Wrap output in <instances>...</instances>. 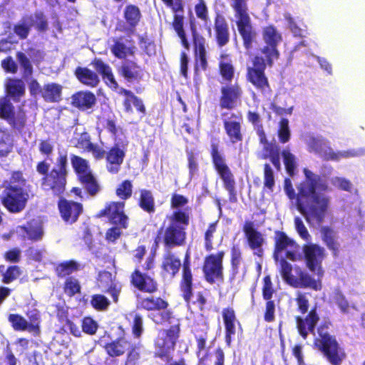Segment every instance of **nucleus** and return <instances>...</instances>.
<instances>
[{"label":"nucleus","instance_id":"f257e3e1","mask_svg":"<svg viewBox=\"0 0 365 365\" xmlns=\"http://www.w3.org/2000/svg\"><path fill=\"white\" fill-rule=\"evenodd\" d=\"M304 173L305 178L297 185V194L288 178L284 180V191L290 200H296L297 210L309 225H320L329 203V197L322 193L329 190L328 182L325 178L307 168Z\"/></svg>","mask_w":365,"mask_h":365},{"label":"nucleus","instance_id":"f03ea898","mask_svg":"<svg viewBox=\"0 0 365 365\" xmlns=\"http://www.w3.org/2000/svg\"><path fill=\"white\" fill-rule=\"evenodd\" d=\"M0 201L4 208L12 214L24 211L31 197V185L21 170H12L7 180H4Z\"/></svg>","mask_w":365,"mask_h":365},{"label":"nucleus","instance_id":"7ed1b4c3","mask_svg":"<svg viewBox=\"0 0 365 365\" xmlns=\"http://www.w3.org/2000/svg\"><path fill=\"white\" fill-rule=\"evenodd\" d=\"M191 208L186 207L184 210H174L170 217V223L161 226L156 232L153 247L158 249L163 245L165 251L183 246L186 242V230L190 223Z\"/></svg>","mask_w":365,"mask_h":365},{"label":"nucleus","instance_id":"20e7f679","mask_svg":"<svg viewBox=\"0 0 365 365\" xmlns=\"http://www.w3.org/2000/svg\"><path fill=\"white\" fill-rule=\"evenodd\" d=\"M260 54L255 55L252 66L247 67L246 80L262 95H269L272 88L266 75L267 66L272 67L274 61L279 58L280 53L277 46L265 44L259 49Z\"/></svg>","mask_w":365,"mask_h":365},{"label":"nucleus","instance_id":"39448f33","mask_svg":"<svg viewBox=\"0 0 365 365\" xmlns=\"http://www.w3.org/2000/svg\"><path fill=\"white\" fill-rule=\"evenodd\" d=\"M36 168L37 173L42 175L41 189L53 197H61L66 190L68 175L67 154L60 153L55 165L51 170L50 164L46 160L38 162Z\"/></svg>","mask_w":365,"mask_h":365},{"label":"nucleus","instance_id":"423d86ee","mask_svg":"<svg viewBox=\"0 0 365 365\" xmlns=\"http://www.w3.org/2000/svg\"><path fill=\"white\" fill-rule=\"evenodd\" d=\"M331 327L330 319L324 318L317 327L318 337L314 339V345L331 365H341L346 354L336 336L329 334Z\"/></svg>","mask_w":365,"mask_h":365},{"label":"nucleus","instance_id":"0eeeda50","mask_svg":"<svg viewBox=\"0 0 365 365\" xmlns=\"http://www.w3.org/2000/svg\"><path fill=\"white\" fill-rule=\"evenodd\" d=\"M91 65L95 68L93 71L88 67L78 66L74 70V76L77 80L90 88L96 87L100 83V74L105 83L112 89H117L119 85L113 75L111 67L99 58H95L91 62Z\"/></svg>","mask_w":365,"mask_h":365},{"label":"nucleus","instance_id":"6e6552de","mask_svg":"<svg viewBox=\"0 0 365 365\" xmlns=\"http://www.w3.org/2000/svg\"><path fill=\"white\" fill-rule=\"evenodd\" d=\"M210 154L213 168L221 179L224 188L228 192L230 202L236 203L237 194L235 175L227 164L225 157L219 150L217 143H211Z\"/></svg>","mask_w":365,"mask_h":365},{"label":"nucleus","instance_id":"1a4fd4ad","mask_svg":"<svg viewBox=\"0 0 365 365\" xmlns=\"http://www.w3.org/2000/svg\"><path fill=\"white\" fill-rule=\"evenodd\" d=\"M70 159L77 180L86 192L91 197L96 196L101 190V185L93 175L88 161L74 154L71 155Z\"/></svg>","mask_w":365,"mask_h":365},{"label":"nucleus","instance_id":"9d476101","mask_svg":"<svg viewBox=\"0 0 365 365\" xmlns=\"http://www.w3.org/2000/svg\"><path fill=\"white\" fill-rule=\"evenodd\" d=\"M155 262L153 257L146 258L143 272L139 266H136L131 272L129 280L130 286L142 293L153 294L159 289V284L154 275L146 272L154 268Z\"/></svg>","mask_w":365,"mask_h":365},{"label":"nucleus","instance_id":"9b49d317","mask_svg":"<svg viewBox=\"0 0 365 365\" xmlns=\"http://www.w3.org/2000/svg\"><path fill=\"white\" fill-rule=\"evenodd\" d=\"M225 252L218 251L205 257L202 266L203 277L210 284H220L225 281L223 259Z\"/></svg>","mask_w":365,"mask_h":365},{"label":"nucleus","instance_id":"f8f14e48","mask_svg":"<svg viewBox=\"0 0 365 365\" xmlns=\"http://www.w3.org/2000/svg\"><path fill=\"white\" fill-rule=\"evenodd\" d=\"M35 26L39 33H44L48 29V24L46 16L41 11H36L34 14H26L21 20L14 25V33L21 40L28 38L31 27Z\"/></svg>","mask_w":365,"mask_h":365},{"label":"nucleus","instance_id":"ddd939ff","mask_svg":"<svg viewBox=\"0 0 365 365\" xmlns=\"http://www.w3.org/2000/svg\"><path fill=\"white\" fill-rule=\"evenodd\" d=\"M236 25L247 53L250 55L257 44V32L252 25L249 11L235 14Z\"/></svg>","mask_w":365,"mask_h":365},{"label":"nucleus","instance_id":"4468645a","mask_svg":"<svg viewBox=\"0 0 365 365\" xmlns=\"http://www.w3.org/2000/svg\"><path fill=\"white\" fill-rule=\"evenodd\" d=\"M191 31L195 59L194 73L195 76H198L200 72L205 71L208 68L207 41L194 25L191 26Z\"/></svg>","mask_w":365,"mask_h":365},{"label":"nucleus","instance_id":"2eb2a0df","mask_svg":"<svg viewBox=\"0 0 365 365\" xmlns=\"http://www.w3.org/2000/svg\"><path fill=\"white\" fill-rule=\"evenodd\" d=\"M161 1L171 9L173 15L172 26L180 39V43L185 50L188 51L190 44L184 29V1L183 0H161Z\"/></svg>","mask_w":365,"mask_h":365},{"label":"nucleus","instance_id":"dca6fc26","mask_svg":"<svg viewBox=\"0 0 365 365\" xmlns=\"http://www.w3.org/2000/svg\"><path fill=\"white\" fill-rule=\"evenodd\" d=\"M127 140L115 141L106 152V168L108 173L117 174L121 169L128 150Z\"/></svg>","mask_w":365,"mask_h":365},{"label":"nucleus","instance_id":"f3484780","mask_svg":"<svg viewBox=\"0 0 365 365\" xmlns=\"http://www.w3.org/2000/svg\"><path fill=\"white\" fill-rule=\"evenodd\" d=\"M123 201L107 202L96 215L98 218L106 217L110 223L126 229L128 227V217L125 215Z\"/></svg>","mask_w":365,"mask_h":365},{"label":"nucleus","instance_id":"a211bd4d","mask_svg":"<svg viewBox=\"0 0 365 365\" xmlns=\"http://www.w3.org/2000/svg\"><path fill=\"white\" fill-rule=\"evenodd\" d=\"M225 132L232 144H236L243 140L242 130V115L241 113L223 112L221 113Z\"/></svg>","mask_w":365,"mask_h":365},{"label":"nucleus","instance_id":"6ab92c4d","mask_svg":"<svg viewBox=\"0 0 365 365\" xmlns=\"http://www.w3.org/2000/svg\"><path fill=\"white\" fill-rule=\"evenodd\" d=\"M304 257L307 268L316 272L319 277H322V261L325 257L324 249L317 244H307L303 246Z\"/></svg>","mask_w":365,"mask_h":365},{"label":"nucleus","instance_id":"aec40b11","mask_svg":"<svg viewBox=\"0 0 365 365\" xmlns=\"http://www.w3.org/2000/svg\"><path fill=\"white\" fill-rule=\"evenodd\" d=\"M242 95L243 91L237 83H227L221 86L219 98L220 108L227 110L235 108L241 104Z\"/></svg>","mask_w":365,"mask_h":365},{"label":"nucleus","instance_id":"412c9836","mask_svg":"<svg viewBox=\"0 0 365 365\" xmlns=\"http://www.w3.org/2000/svg\"><path fill=\"white\" fill-rule=\"evenodd\" d=\"M182 266V274L179 284L181 296L187 304L191 302L193 296V275L190 267V254L187 252L183 259Z\"/></svg>","mask_w":365,"mask_h":365},{"label":"nucleus","instance_id":"4be33fe9","mask_svg":"<svg viewBox=\"0 0 365 365\" xmlns=\"http://www.w3.org/2000/svg\"><path fill=\"white\" fill-rule=\"evenodd\" d=\"M117 72L120 77L130 84L139 83L143 80L145 69L137 62L133 60L125 59L117 68Z\"/></svg>","mask_w":365,"mask_h":365},{"label":"nucleus","instance_id":"5701e85b","mask_svg":"<svg viewBox=\"0 0 365 365\" xmlns=\"http://www.w3.org/2000/svg\"><path fill=\"white\" fill-rule=\"evenodd\" d=\"M58 209L63 222L69 225L76 222L83 212L82 203L67 200L62 196L59 197Z\"/></svg>","mask_w":365,"mask_h":365},{"label":"nucleus","instance_id":"b1692460","mask_svg":"<svg viewBox=\"0 0 365 365\" xmlns=\"http://www.w3.org/2000/svg\"><path fill=\"white\" fill-rule=\"evenodd\" d=\"M259 142L262 145V150L257 153L259 160H269L277 170L281 169L280 148L275 142H269L266 133L258 136Z\"/></svg>","mask_w":365,"mask_h":365},{"label":"nucleus","instance_id":"393cba45","mask_svg":"<svg viewBox=\"0 0 365 365\" xmlns=\"http://www.w3.org/2000/svg\"><path fill=\"white\" fill-rule=\"evenodd\" d=\"M245 238L249 247L254 251V255L262 257L264 251L262 246L264 243L263 235L255 227L252 221H246L242 227Z\"/></svg>","mask_w":365,"mask_h":365},{"label":"nucleus","instance_id":"a878e982","mask_svg":"<svg viewBox=\"0 0 365 365\" xmlns=\"http://www.w3.org/2000/svg\"><path fill=\"white\" fill-rule=\"evenodd\" d=\"M134 344L131 340L124 336H120L110 342L106 343L103 348L106 353L112 358L110 361L116 364L118 359L115 358L126 354Z\"/></svg>","mask_w":365,"mask_h":365},{"label":"nucleus","instance_id":"bb28decb","mask_svg":"<svg viewBox=\"0 0 365 365\" xmlns=\"http://www.w3.org/2000/svg\"><path fill=\"white\" fill-rule=\"evenodd\" d=\"M319 320V317L317 312L316 307L312 308L304 318L300 316L295 317L297 328L299 335L304 339H306L309 333L314 334Z\"/></svg>","mask_w":365,"mask_h":365},{"label":"nucleus","instance_id":"cd10ccee","mask_svg":"<svg viewBox=\"0 0 365 365\" xmlns=\"http://www.w3.org/2000/svg\"><path fill=\"white\" fill-rule=\"evenodd\" d=\"M294 276L290 286L294 288L310 289L314 291H320L322 289V283L320 279H314L312 275L301 268L295 269Z\"/></svg>","mask_w":365,"mask_h":365},{"label":"nucleus","instance_id":"c85d7f7f","mask_svg":"<svg viewBox=\"0 0 365 365\" xmlns=\"http://www.w3.org/2000/svg\"><path fill=\"white\" fill-rule=\"evenodd\" d=\"M71 106L82 112L92 110L97 102L96 95L92 91L88 90L75 92L71 96Z\"/></svg>","mask_w":365,"mask_h":365},{"label":"nucleus","instance_id":"c756f323","mask_svg":"<svg viewBox=\"0 0 365 365\" xmlns=\"http://www.w3.org/2000/svg\"><path fill=\"white\" fill-rule=\"evenodd\" d=\"M118 93L125 97L123 101V106L125 113H132L133 112L132 108L133 103L139 113L142 114L143 116L146 115V108L143 100L135 96L131 91L121 87L119 88Z\"/></svg>","mask_w":365,"mask_h":365},{"label":"nucleus","instance_id":"7c9ffc66","mask_svg":"<svg viewBox=\"0 0 365 365\" xmlns=\"http://www.w3.org/2000/svg\"><path fill=\"white\" fill-rule=\"evenodd\" d=\"M181 260L170 251H166L160 265L163 277L174 278L179 272Z\"/></svg>","mask_w":365,"mask_h":365},{"label":"nucleus","instance_id":"2f4dec72","mask_svg":"<svg viewBox=\"0 0 365 365\" xmlns=\"http://www.w3.org/2000/svg\"><path fill=\"white\" fill-rule=\"evenodd\" d=\"M215 38L218 47L226 46L230 41L228 24L223 16L217 14L214 20Z\"/></svg>","mask_w":365,"mask_h":365},{"label":"nucleus","instance_id":"473e14b6","mask_svg":"<svg viewBox=\"0 0 365 365\" xmlns=\"http://www.w3.org/2000/svg\"><path fill=\"white\" fill-rule=\"evenodd\" d=\"M219 74L222 79L230 83L235 77V68L232 63L231 55L225 51L221 52L218 63Z\"/></svg>","mask_w":365,"mask_h":365},{"label":"nucleus","instance_id":"72a5a7b5","mask_svg":"<svg viewBox=\"0 0 365 365\" xmlns=\"http://www.w3.org/2000/svg\"><path fill=\"white\" fill-rule=\"evenodd\" d=\"M222 317L225 329V341L227 345H230L232 337L236 333L235 323L240 324L237 321L235 311L233 307H227L222 309Z\"/></svg>","mask_w":365,"mask_h":365},{"label":"nucleus","instance_id":"f704fd0d","mask_svg":"<svg viewBox=\"0 0 365 365\" xmlns=\"http://www.w3.org/2000/svg\"><path fill=\"white\" fill-rule=\"evenodd\" d=\"M155 351L154 357L162 360L169 361L172 359L171 353L174 351L175 345L170 341L164 338L163 336H158L154 341Z\"/></svg>","mask_w":365,"mask_h":365},{"label":"nucleus","instance_id":"c9c22d12","mask_svg":"<svg viewBox=\"0 0 365 365\" xmlns=\"http://www.w3.org/2000/svg\"><path fill=\"white\" fill-rule=\"evenodd\" d=\"M6 97L19 102L25 95V83L21 78H8L5 83Z\"/></svg>","mask_w":365,"mask_h":365},{"label":"nucleus","instance_id":"e433bc0d","mask_svg":"<svg viewBox=\"0 0 365 365\" xmlns=\"http://www.w3.org/2000/svg\"><path fill=\"white\" fill-rule=\"evenodd\" d=\"M169 306V303L160 297H155L153 296H148L138 300L137 308L139 309L151 311H160L166 309Z\"/></svg>","mask_w":365,"mask_h":365},{"label":"nucleus","instance_id":"4c0bfd02","mask_svg":"<svg viewBox=\"0 0 365 365\" xmlns=\"http://www.w3.org/2000/svg\"><path fill=\"white\" fill-rule=\"evenodd\" d=\"M128 46H126L120 39L114 40V43L110 48L113 55L118 59H126L128 56H134L137 50L135 42L133 39L128 41Z\"/></svg>","mask_w":365,"mask_h":365},{"label":"nucleus","instance_id":"58836bf2","mask_svg":"<svg viewBox=\"0 0 365 365\" xmlns=\"http://www.w3.org/2000/svg\"><path fill=\"white\" fill-rule=\"evenodd\" d=\"M322 239L327 248L331 251L334 257L339 253L340 244L337 241L336 232L329 227H322L321 229Z\"/></svg>","mask_w":365,"mask_h":365},{"label":"nucleus","instance_id":"ea45409f","mask_svg":"<svg viewBox=\"0 0 365 365\" xmlns=\"http://www.w3.org/2000/svg\"><path fill=\"white\" fill-rule=\"evenodd\" d=\"M62 86L56 83L44 84L41 97L46 102L58 103L61 100Z\"/></svg>","mask_w":365,"mask_h":365},{"label":"nucleus","instance_id":"a19ab883","mask_svg":"<svg viewBox=\"0 0 365 365\" xmlns=\"http://www.w3.org/2000/svg\"><path fill=\"white\" fill-rule=\"evenodd\" d=\"M294 241L290 239L284 232L277 230L274 232V255L277 258V255L281 254L289 247H293Z\"/></svg>","mask_w":365,"mask_h":365},{"label":"nucleus","instance_id":"79ce46f5","mask_svg":"<svg viewBox=\"0 0 365 365\" xmlns=\"http://www.w3.org/2000/svg\"><path fill=\"white\" fill-rule=\"evenodd\" d=\"M140 9L134 4H128L125 7L123 17L130 30L133 31L139 24L141 19Z\"/></svg>","mask_w":365,"mask_h":365},{"label":"nucleus","instance_id":"37998d69","mask_svg":"<svg viewBox=\"0 0 365 365\" xmlns=\"http://www.w3.org/2000/svg\"><path fill=\"white\" fill-rule=\"evenodd\" d=\"M242 261V250L238 245H233L230 248L231 274L230 281H234L239 274L240 265Z\"/></svg>","mask_w":365,"mask_h":365},{"label":"nucleus","instance_id":"c03bdc74","mask_svg":"<svg viewBox=\"0 0 365 365\" xmlns=\"http://www.w3.org/2000/svg\"><path fill=\"white\" fill-rule=\"evenodd\" d=\"M139 207L148 214L155 212V199L150 190L142 189L140 190V197L138 202Z\"/></svg>","mask_w":365,"mask_h":365},{"label":"nucleus","instance_id":"a18cd8bd","mask_svg":"<svg viewBox=\"0 0 365 365\" xmlns=\"http://www.w3.org/2000/svg\"><path fill=\"white\" fill-rule=\"evenodd\" d=\"M356 153L353 150H344L335 152L330 146L326 145L321 153V158L326 161H338L341 158L354 157Z\"/></svg>","mask_w":365,"mask_h":365},{"label":"nucleus","instance_id":"49530a36","mask_svg":"<svg viewBox=\"0 0 365 365\" xmlns=\"http://www.w3.org/2000/svg\"><path fill=\"white\" fill-rule=\"evenodd\" d=\"M262 38L267 45L277 46L282 41V36L273 25H268L263 28Z\"/></svg>","mask_w":365,"mask_h":365},{"label":"nucleus","instance_id":"de8ad7c7","mask_svg":"<svg viewBox=\"0 0 365 365\" xmlns=\"http://www.w3.org/2000/svg\"><path fill=\"white\" fill-rule=\"evenodd\" d=\"M6 122L9 124L12 129L21 133L24 129L26 122L27 116L24 109H19L17 112H14L10 117L6 120Z\"/></svg>","mask_w":365,"mask_h":365},{"label":"nucleus","instance_id":"09e8293b","mask_svg":"<svg viewBox=\"0 0 365 365\" xmlns=\"http://www.w3.org/2000/svg\"><path fill=\"white\" fill-rule=\"evenodd\" d=\"M79 269L77 262L71 259L59 263L55 268V272L58 277H65Z\"/></svg>","mask_w":365,"mask_h":365},{"label":"nucleus","instance_id":"8fccbe9b","mask_svg":"<svg viewBox=\"0 0 365 365\" xmlns=\"http://www.w3.org/2000/svg\"><path fill=\"white\" fill-rule=\"evenodd\" d=\"M16 57L22 69L23 78L27 79L31 77L34 70L29 58L22 51H18L16 54Z\"/></svg>","mask_w":365,"mask_h":365},{"label":"nucleus","instance_id":"3c124183","mask_svg":"<svg viewBox=\"0 0 365 365\" xmlns=\"http://www.w3.org/2000/svg\"><path fill=\"white\" fill-rule=\"evenodd\" d=\"M148 317L157 325H164L170 324V320L173 318V312L170 310L161 309L155 313L148 315Z\"/></svg>","mask_w":365,"mask_h":365},{"label":"nucleus","instance_id":"603ef678","mask_svg":"<svg viewBox=\"0 0 365 365\" xmlns=\"http://www.w3.org/2000/svg\"><path fill=\"white\" fill-rule=\"evenodd\" d=\"M26 315L29 319L27 322L29 331L39 332L41 324V314L36 309L28 310Z\"/></svg>","mask_w":365,"mask_h":365},{"label":"nucleus","instance_id":"864d4df0","mask_svg":"<svg viewBox=\"0 0 365 365\" xmlns=\"http://www.w3.org/2000/svg\"><path fill=\"white\" fill-rule=\"evenodd\" d=\"M264 190L273 192L275 185L274 171L267 163L263 165Z\"/></svg>","mask_w":365,"mask_h":365},{"label":"nucleus","instance_id":"5fc2aeb1","mask_svg":"<svg viewBox=\"0 0 365 365\" xmlns=\"http://www.w3.org/2000/svg\"><path fill=\"white\" fill-rule=\"evenodd\" d=\"M247 118L248 122L252 125L257 136L266 133L262 123L261 116L257 112L248 110Z\"/></svg>","mask_w":365,"mask_h":365},{"label":"nucleus","instance_id":"6e6d98bb","mask_svg":"<svg viewBox=\"0 0 365 365\" xmlns=\"http://www.w3.org/2000/svg\"><path fill=\"white\" fill-rule=\"evenodd\" d=\"M140 344H134L127 351L124 365H139L141 357Z\"/></svg>","mask_w":365,"mask_h":365},{"label":"nucleus","instance_id":"4d7b16f0","mask_svg":"<svg viewBox=\"0 0 365 365\" xmlns=\"http://www.w3.org/2000/svg\"><path fill=\"white\" fill-rule=\"evenodd\" d=\"M282 155L287 173L289 176H293L297 168L295 156L288 150H283Z\"/></svg>","mask_w":365,"mask_h":365},{"label":"nucleus","instance_id":"13d9d810","mask_svg":"<svg viewBox=\"0 0 365 365\" xmlns=\"http://www.w3.org/2000/svg\"><path fill=\"white\" fill-rule=\"evenodd\" d=\"M133 185L130 180H125L118 185L115 190L116 195L123 200H126L132 196Z\"/></svg>","mask_w":365,"mask_h":365},{"label":"nucleus","instance_id":"bf43d9fd","mask_svg":"<svg viewBox=\"0 0 365 365\" xmlns=\"http://www.w3.org/2000/svg\"><path fill=\"white\" fill-rule=\"evenodd\" d=\"M21 273V269L18 265L9 266L2 274L1 282L4 284H10L17 279Z\"/></svg>","mask_w":365,"mask_h":365},{"label":"nucleus","instance_id":"052dcab7","mask_svg":"<svg viewBox=\"0 0 365 365\" xmlns=\"http://www.w3.org/2000/svg\"><path fill=\"white\" fill-rule=\"evenodd\" d=\"M91 306L98 312H103L108 309L110 306V301L103 294H96L91 296Z\"/></svg>","mask_w":365,"mask_h":365},{"label":"nucleus","instance_id":"680f3d73","mask_svg":"<svg viewBox=\"0 0 365 365\" xmlns=\"http://www.w3.org/2000/svg\"><path fill=\"white\" fill-rule=\"evenodd\" d=\"M63 290L68 297L81 293V287L78 279L73 277H68L63 284Z\"/></svg>","mask_w":365,"mask_h":365},{"label":"nucleus","instance_id":"e2e57ef3","mask_svg":"<svg viewBox=\"0 0 365 365\" xmlns=\"http://www.w3.org/2000/svg\"><path fill=\"white\" fill-rule=\"evenodd\" d=\"M8 320L15 331H29L27 321L19 314H10Z\"/></svg>","mask_w":365,"mask_h":365},{"label":"nucleus","instance_id":"0e129e2a","mask_svg":"<svg viewBox=\"0 0 365 365\" xmlns=\"http://www.w3.org/2000/svg\"><path fill=\"white\" fill-rule=\"evenodd\" d=\"M15 112V108L10 99L4 97L0 99V118L6 120Z\"/></svg>","mask_w":365,"mask_h":365},{"label":"nucleus","instance_id":"69168bd1","mask_svg":"<svg viewBox=\"0 0 365 365\" xmlns=\"http://www.w3.org/2000/svg\"><path fill=\"white\" fill-rule=\"evenodd\" d=\"M279 141L281 143H287L291 138V133L289 127V120L287 118H282L279 123L277 130Z\"/></svg>","mask_w":365,"mask_h":365},{"label":"nucleus","instance_id":"338daca9","mask_svg":"<svg viewBox=\"0 0 365 365\" xmlns=\"http://www.w3.org/2000/svg\"><path fill=\"white\" fill-rule=\"evenodd\" d=\"M276 290L273 286L271 277L266 275L262 279V294L264 300H270L273 297Z\"/></svg>","mask_w":365,"mask_h":365},{"label":"nucleus","instance_id":"774afa93","mask_svg":"<svg viewBox=\"0 0 365 365\" xmlns=\"http://www.w3.org/2000/svg\"><path fill=\"white\" fill-rule=\"evenodd\" d=\"M113 275L108 271H101L97 277V285L102 290H105L114 283Z\"/></svg>","mask_w":365,"mask_h":365}]
</instances>
